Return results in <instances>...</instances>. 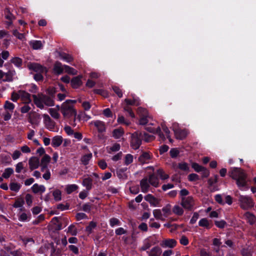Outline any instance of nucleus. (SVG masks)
Wrapping results in <instances>:
<instances>
[{"label":"nucleus","mask_w":256,"mask_h":256,"mask_svg":"<svg viewBox=\"0 0 256 256\" xmlns=\"http://www.w3.org/2000/svg\"><path fill=\"white\" fill-rule=\"evenodd\" d=\"M5 12L7 13V14L6 15V19L12 21V19L15 18L12 14L10 12V9L8 8H6L5 9Z\"/></svg>","instance_id":"nucleus-52"},{"label":"nucleus","mask_w":256,"mask_h":256,"mask_svg":"<svg viewBox=\"0 0 256 256\" xmlns=\"http://www.w3.org/2000/svg\"><path fill=\"white\" fill-rule=\"evenodd\" d=\"M60 112L65 118H69L72 116L76 117V111L72 105H68V102H64L60 106Z\"/></svg>","instance_id":"nucleus-3"},{"label":"nucleus","mask_w":256,"mask_h":256,"mask_svg":"<svg viewBox=\"0 0 256 256\" xmlns=\"http://www.w3.org/2000/svg\"><path fill=\"white\" fill-rule=\"evenodd\" d=\"M118 122L120 124H124L125 126H128L130 122L125 120L123 116H119L118 119Z\"/></svg>","instance_id":"nucleus-50"},{"label":"nucleus","mask_w":256,"mask_h":256,"mask_svg":"<svg viewBox=\"0 0 256 256\" xmlns=\"http://www.w3.org/2000/svg\"><path fill=\"white\" fill-rule=\"evenodd\" d=\"M142 140L146 142H149L153 139V136L148 134L145 132H142V136H141Z\"/></svg>","instance_id":"nucleus-45"},{"label":"nucleus","mask_w":256,"mask_h":256,"mask_svg":"<svg viewBox=\"0 0 256 256\" xmlns=\"http://www.w3.org/2000/svg\"><path fill=\"white\" fill-rule=\"evenodd\" d=\"M30 44L34 50H38L42 47V44L40 40L30 41Z\"/></svg>","instance_id":"nucleus-26"},{"label":"nucleus","mask_w":256,"mask_h":256,"mask_svg":"<svg viewBox=\"0 0 256 256\" xmlns=\"http://www.w3.org/2000/svg\"><path fill=\"white\" fill-rule=\"evenodd\" d=\"M112 89L118 97L121 98L122 96V92L121 90L116 86H112Z\"/></svg>","instance_id":"nucleus-59"},{"label":"nucleus","mask_w":256,"mask_h":256,"mask_svg":"<svg viewBox=\"0 0 256 256\" xmlns=\"http://www.w3.org/2000/svg\"><path fill=\"white\" fill-rule=\"evenodd\" d=\"M174 132L176 138L179 140L184 138L188 134L185 129H174Z\"/></svg>","instance_id":"nucleus-8"},{"label":"nucleus","mask_w":256,"mask_h":256,"mask_svg":"<svg viewBox=\"0 0 256 256\" xmlns=\"http://www.w3.org/2000/svg\"><path fill=\"white\" fill-rule=\"evenodd\" d=\"M157 174L162 180H166L168 178V176L165 174L164 171L162 170H157Z\"/></svg>","instance_id":"nucleus-55"},{"label":"nucleus","mask_w":256,"mask_h":256,"mask_svg":"<svg viewBox=\"0 0 256 256\" xmlns=\"http://www.w3.org/2000/svg\"><path fill=\"white\" fill-rule=\"evenodd\" d=\"M44 122L48 126L52 128L55 126V122L48 115H44Z\"/></svg>","instance_id":"nucleus-32"},{"label":"nucleus","mask_w":256,"mask_h":256,"mask_svg":"<svg viewBox=\"0 0 256 256\" xmlns=\"http://www.w3.org/2000/svg\"><path fill=\"white\" fill-rule=\"evenodd\" d=\"M172 212L177 216H182L184 212L183 208L178 205H175L172 208Z\"/></svg>","instance_id":"nucleus-30"},{"label":"nucleus","mask_w":256,"mask_h":256,"mask_svg":"<svg viewBox=\"0 0 256 256\" xmlns=\"http://www.w3.org/2000/svg\"><path fill=\"white\" fill-rule=\"evenodd\" d=\"M214 223L216 226L219 228H224L226 224V222L224 220L220 221L216 220Z\"/></svg>","instance_id":"nucleus-54"},{"label":"nucleus","mask_w":256,"mask_h":256,"mask_svg":"<svg viewBox=\"0 0 256 256\" xmlns=\"http://www.w3.org/2000/svg\"><path fill=\"white\" fill-rule=\"evenodd\" d=\"M50 112L52 116L54 118L58 119L60 117V114L54 108L50 109Z\"/></svg>","instance_id":"nucleus-53"},{"label":"nucleus","mask_w":256,"mask_h":256,"mask_svg":"<svg viewBox=\"0 0 256 256\" xmlns=\"http://www.w3.org/2000/svg\"><path fill=\"white\" fill-rule=\"evenodd\" d=\"M170 154L172 158H176L179 154L180 151L176 148H172L170 150Z\"/></svg>","instance_id":"nucleus-46"},{"label":"nucleus","mask_w":256,"mask_h":256,"mask_svg":"<svg viewBox=\"0 0 256 256\" xmlns=\"http://www.w3.org/2000/svg\"><path fill=\"white\" fill-rule=\"evenodd\" d=\"M229 175L232 179L236 180V184L240 188L246 186L247 175L241 168H232L229 172Z\"/></svg>","instance_id":"nucleus-1"},{"label":"nucleus","mask_w":256,"mask_h":256,"mask_svg":"<svg viewBox=\"0 0 256 256\" xmlns=\"http://www.w3.org/2000/svg\"><path fill=\"white\" fill-rule=\"evenodd\" d=\"M20 184L17 182H11L10 184V190L12 191L17 192L19 190L20 188Z\"/></svg>","instance_id":"nucleus-38"},{"label":"nucleus","mask_w":256,"mask_h":256,"mask_svg":"<svg viewBox=\"0 0 256 256\" xmlns=\"http://www.w3.org/2000/svg\"><path fill=\"white\" fill-rule=\"evenodd\" d=\"M64 68L60 62L56 61L54 64V70L56 74H60L63 72Z\"/></svg>","instance_id":"nucleus-19"},{"label":"nucleus","mask_w":256,"mask_h":256,"mask_svg":"<svg viewBox=\"0 0 256 256\" xmlns=\"http://www.w3.org/2000/svg\"><path fill=\"white\" fill-rule=\"evenodd\" d=\"M180 242L182 244L186 246L188 244V240L185 236H182L180 240Z\"/></svg>","instance_id":"nucleus-58"},{"label":"nucleus","mask_w":256,"mask_h":256,"mask_svg":"<svg viewBox=\"0 0 256 256\" xmlns=\"http://www.w3.org/2000/svg\"><path fill=\"white\" fill-rule=\"evenodd\" d=\"M137 112L140 114V117H147L148 114L147 110L146 108L141 107H140L138 108Z\"/></svg>","instance_id":"nucleus-41"},{"label":"nucleus","mask_w":256,"mask_h":256,"mask_svg":"<svg viewBox=\"0 0 256 256\" xmlns=\"http://www.w3.org/2000/svg\"><path fill=\"white\" fill-rule=\"evenodd\" d=\"M13 173L14 170L12 168H6L4 170V171L2 174V176L4 178H8Z\"/></svg>","instance_id":"nucleus-35"},{"label":"nucleus","mask_w":256,"mask_h":256,"mask_svg":"<svg viewBox=\"0 0 256 256\" xmlns=\"http://www.w3.org/2000/svg\"><path fill=\"white\" fill-rule=\"evenodd\" d=\"M32 190L34 194H42L45 192L46 188L43 185H39L38 184H35L32 187Z\"/></svg>","instance_id":"nucleus-17"},{"label":"nucleus","mask_w":256,"mask_h":256,"mask_svg":"<svg viewBox=\"0 0 256 256\" xmlns=\"http://www.w3.org/2000/svg\"><path fill=\"white\" fill-rule=\"evenodd\" d=\"M246 216L248 218L250 224H252L255 222V217L252 214L250 213H246Z\"/></svg>","instance_id":"nucleus-64"},{"label":"nucleus","mask_w":256,"mask_h":256,"mask_svg":"<svg viewBox=\"0 0 256 256\" xmlns=\"http://www.w3.org/2000/svg\"><path fill=\"white\" fill-rule=\"evenodd\" d=\"M32 97L34 104L40 108L42 109L44 108V104L48 106L54 105V101L52 99L42 94H38V96L33 94Z\"/></svg>","instance_id":"nucleus-2"},{"label":"nucleus","mask_w":256,"mask_h":256,"mask_svg":"<svg viewBox=\"0 0 256 256\" xmlns=\"http://www.w3.org/2000/svg\"><path fill=\"white\" fill-rule=\"evenodd\" d=\"M29 68L38 72H46V68L38 64H32L29 66Z\"/></svg>","instance_id":"nucleus-13"},{"label":"nucleus","mask_w":256,"mask_h":256,"mask_svg":"<svg viewBox=\"0 0 256 256\" xmlns=\"http://www.w3.org/2000/svg\"><path fill=\"white\" fill-rule=\"evenodd\" d=\"M153 214L156 220L164 221V218L162 216V210L159 209H156L153 210Z\"/></svg>","instance_id":"nucleus-31"},{"label":"nucleus","mask_w":256,"mask_h":256,"mask_svg":"<svg viewBox=\"0 0 256 256\" xmlns=\"http://www.w3.org/2000/svg\"><path fill=\"white\" fill-rule=\"evenodd\" d=\"M180 204L185 210H192L194 208L195 200L192 196L182 197Z\"/></svg>","instance_id":"nucleus-4"},{"label":"nucleus","mask_w":256,"mask_h":256,"mask_svg":"<svg viewBox=\"0 0 256 256\" xmlns=\"http://www.w3.org/2000/svg\"><path fill=\"white\" fill-rule=\"evenodd\" d=\"M142 132H136L133 134L132 136L131 146L134 150L139 148L142 144Z\"/></svg>","instance_id":"nucleus-5"},{"label":"nucleus","mask_w":256,"mask_h":256,"mask_svg":"<svg viewBox=\"0 0 256 256\" xmlns=\"http://www.w3.org/2000/svg\"><path fill=\"white\" fill-rule=\"evenodd\" d=\"M178 167L182 170L187 172L189 170V167L186 162H180L178 164Z\"/></svg>","instance_id":"nucleus-42"},{"label":"nucleus","mask_w":256,"mask_h":256,"mask_svg":"<svg viewBox=\"0 0 256 256\" xmlns=\"http://www.w3.org/2000/svg\"><path fill=\"white\" fill-rule=\"evenodd\" d=\"M11 62L17 66H20L22 64V60L19 58H14L12 59Z\"/></svg>","instance_id":"nucleus-61"},{"label":"nucleus","mask_w":256,"mask_h":256,"mask_svg":"<svg viewBox=\"0 0 256 256\" xmlns=\"http://www.w3.org/2000/svg\"><path fill=\"white\" fill-rule=\"evenodd\" d=\"M92 158V154L90 153L88 154H86L82 156L80 158V161L82 162V164L84 165H87L89 161L91 160Z\"/></svg>","instance_id":"nucleus-28"},{"label":"nucleus","mask_w":256,"mask_h":256,"mask_svg":"<svg viewBox=\"0 0 256 256\" xmlns=\"http://www.w3.org/2000/svg\"><path fill=\"white\" fill-rule=\"evenodd\" d=\"M156 134L162 140H164L166 136L169 138L170 141L172 142V140L169 135L170 130L168 129H156Z\"/></svg>","instance_id":"nucleus-7"},{"label":"nucleus","mask_w":256,"mask_h":256,"mask_svg":"<svg viewBox=\"0 0 256 256\" xmlns=\"http://www.w3.org/2000/svg\"><path fill=\"white\" fill-rule=\"evenodd\" d=\"M148 180L150 184L152 186L154 187H158V179L156 175L154 174L150 175Z\"/></svg>","instance_id":"nucleus-20"},{"label":"nucleus","mask_w":256,"mask_h":256,"mask_svg":"<svg viewBox=\"0 0 256 256\" xmlns=\"http://www.w3.org/2000/svg\"><path fill=\"white\" fill-rule=\"evenodd\" d=\"M14 105L13 104L9 102L8 101H6L5 102V104L4 106V108L6 109H8L10 110H12L14 108Z\"/></svg>","instance_id":"nucleus-60"},{"label":"nucleus","mask_w":256,"mask_h":256,"mask_svg":"<svg viewBox=\"0 0 256 256\" xmlns=\"http://www.w3.org/2000/svg\"><path fill=\"white\" fill-rule=\"evenodd\" d=\"M64 67L65 69V71L68 74L72 75H76L77 74L78 71L68 66L64 65Z\"/></svg>","instance_id":"nucleus-39"},{"label":"nucleus","mask_w":256,"mask_h":256,"mask_svg":"<svg viewBox=\"0 0 256 256\" xmlns=\"http://www.w3.org/2000/svg\"><path fill=\"white\" fill-rule=\"evenodd\" d=\"M176 242L174 239H165L160 243V245L162 248H172L176 246Z\"/></svg>","instance_id":"nucleus-11"},{"label":"nucleus","mask_w":256,"mask_h":256,"mask_svg":"<svg viewBox=\"0 0 256 256\" xmlns=\"http://www.w3.org/2000/svg\"><path fill=\"white\" fill-rule=\"evenodd\" d=\"M96 224L92 221L90 222L88 224V226L86 228V232L88 234L92 233V230L96 227Z\"/></svg>","instance_id":"nucleus-40"},{"label":"nucleus","mask_w":256,"mask_h":256,"mask_svg":"<svg viewBox=\"0 0 256 256\" xmlns=\"http://www.w3.org/2000/svg\"><path fill=\"white\" fill-rule=\"evenodd\" d=\"M82 76H78L73 78L70 82L72 86L74 88H76L80 86L82 84Z\"/></svg>","instance_id":"nucleus-12"},{"label":"nucleus","mask_w":256,"mask_h":256,"mask_svg":"<svg viewBox=\"0 0 256 256\" xmlns=\"http://www.w3.org/2000/svg\"><path fill=\"white\" fill-rule=\"evenodd\" d=\"M82 184L86 188L87 190H90L92 188V180L90 178H84Z\"/></svg>","instance_id":"nucleus-25"},{"label":"nucleus","mask_w":256,"mask_h":256,"mask_svg":"<svg viewBox=\"0 0 256 256\" xmlns=\"http://www.w3.org/2000/svg\"><path fill=\"white\" fill-rule=\"evenodd\" d=\"M59 56L64 60H66L68 62H72L74 60L73 58L69 54L64 53V52H58Z\"/></svg>","instance_id":"nucleus-29"},{"label":"nucleus","mask_w":256,"mask_h":256,"mask_svg":"<svg viewBox=\"0 0 256 256\" xmlns=\"http://www.w3.org/2000/svg\"><path fill=\"white\" fill-rule=\"evenodd\" d=\"M26 201L28 206H30L32 202V196L30 194H26Z\"/></svg>","instance_id":"nucleus-63"},{"label":"nucleus","mask_w":256,"mask_h":256,"mask_svg":"<svg viewBox=\"0 0 256 256\" xmlns=\"http://www.w3.org/2000/svg\"><path fill=\"white\" fill-rule=\"evenodd\" d=\"M78 188L77 185L75 184L68 185L66 188V190L68 194H71L72 192L76 190Z\"/></svg>","instance_id":"nucleus-37"},{"label":"nucleus","mask_w":256,"mask_h":256,"mask_svg":"<svg viewBox=\"0 0 256 256\" xmlns=\"http://www.w3.org/2000/svg\"><path fill=\"white\" fill-rule=\"evenodd\" d=\"M162 252V249L158 246H154L147 252L148 256H160Z\"/></svg>","instance_id":"nucleus-14"},{"label":"nucleus","mask_w":256,"mask_h":256,"mask_svg":"<svg viewBox=\"0 0 256 256\" xmlns=\"http://www.w3.org/2000/svg\"><path fill=\"white\" fill-rule=\"evenodd\" d=\"M144 200L154 206H158L160 202V199L154 197L150 194L146 196H144Z\"/></svg>","instance_id":"nucleus-9"},{"label":"nucleus","mask_w":256,"mask_h":256,"mask_svg":"<svg viewBox=\"0 0 256 256\" xmlns=\"http://www.w3.org/2000/svg\"><path fill=\"white\" fill-rule=\"evenodd\" d=\"M52 194L56 200L58 201L61 200V192L60 190H55L54 191Z\"/></svg>","instance_id":"nucleus-47"},{"label":"nucleus","mask_w":256,"mask_h":256,"mask_svg":"<svg viewBox=\"0 0 256 256\" xmlns=\"http://www.w3.org/2000/svg\"><path fill=\"white\" fill-rule=\"evenodd\" d=\"M239 200L240 202L242 208L244 209L247 210L253 207L254 206V202L250 197L240 195L239 196Z\"/></svg>","instance_id":"nucleus-6"},{"label":"nucleus","mask_w":256,"mask_h":256,"mask_svg":"<svg viewBox=\"0 0 256 256\" xmlns=\"http://www.w3.org/2000/svg\"><path fill=\"white\" fill-rule=\"evenodd\" d=\"M50 160V158L48 154H45L41 160L40 164L48 165Z\"/></svg>","instance_id":"nucleus-48"},{"label":"nucleus","mask_w":256,"mask_h":256,"mask_svg":"<svg viewBox=\"0 0 256 256\" xmlns=\"http://www.w3.org/2000/svg\"><path fill=\"white\" fill-rule=\"evenodd\" d=\"M18 92L20 98L24 103L28 104L31 102L30 94L24 90H19Z\"/></svg>","instance_id":"nucleus-16"},{"label":"nucleus","mask_w":256,"mask_h":256,"mask_svg":"<svg viewBox=\"0 0 256 256\" xmlns=\"http://www.w3.org/2000/svg\"><path fill=\"white\" fill-rule=\"evenodd\" d=\"M192 168L196 172H200L202 170H203L204 167L199 165L197 163H193L192 164Z\"/></svg>","instance_id":"nucleus-56"},{"label":"nucleus","mask_w":256,"mask_h":256,"mask_svg":"<svg viewBox=\"0 0 256 256\" xmlns=\"http://www.w3.org/2000/svg\"><path fill=\"white\" fill-rule=\"evenodd\" d=\"M134 156L131 154H126L124 158V164L126 166H128L132 162Z\"/></svg>","instance_id":"nucleus-34"},{"label":"nucleus","mask_w":256,"mask_h":256,"mask_svg":"<svg viewBox=\"0 0 256 256\" xmlns=\"http://www.w3.org/2000/svg\"><path fill=\"white\" fill-rule=\"evenodd\" d=\"M62 138L61 136H57L52 138V145L54 147H58L62 144Z\"/></svg>","instance_id":"nucleus-21"},{"label":"nucleus","mask_w":256,"mask_h":256,"mask_svg":"<svg viewBox=\"0 0 256 256\" xmlns=\"http://www.w3.org/2000/svg\"><path fill=\"white\" fill-rule=\"evenodd\" d=\"M58 220V218L54 217L52 220V222L55 225L54 228L56 230H60L62 229V224L59 222Z\"/></svg>","instance_id":"nucleus-36"},{"label":"nucleus","mask_w":256,"mask_h":256,"mask_svg":"<svg viewBox=\"0 0 256 256\" xmlns=\"http://www.w3.org/2000/svg\"><path fill=\"white\" fill-rule=\"evenodd\" d=\"M188 179L190 181H196L199 180V176L196 174H191L188 175Z\"/></svg>","instance_id":"nucleus-57"},{"label":"nucleus","mask_w":256,"mask_h":256,"mask_svg":"<svg viewBox=\"0 0 256 256\" xmlns=\"http://www.w3.org/2000/svg\"><path fill=\"white\" fill-rule=\"evenodd\" d=\"M68 232L70 233L72 236H76L78 232L74 225H70L68 228Z\"/></svg>","instance_id":"nucleus-43"},{"label":"nucleus","mask_w":256,"mask_h":256,"mask_svg":"<svg viewBox=\"0 0 256 256\" xmlns=\"http://www.w3.org/2000/svg\"><path fill=\"white\" fill-rule=\"evenodd\" d=\"M28 164L31 170L38 168L40 166L39 158L36 156L31 157L28 160Z\"/></svg>","instance_id":"nucleus-10"},{"label":"nucleus","mask_w":256,"mask_h":256,"mask_svg":"<svg viewBox=\"0 0 256 256\" xmlns=\"http://www.w3.org/2000/svg\"><path fill=\"white\" fill-rule=\"evenodd\" d=\"M24 202V200L23 199L18 198L16 200L13 206H14V207L16 208H22L23 206Z\"/></svg>","instance_id":"nucleus-44"},{"label":"nucleus","mask_w":256,"mask_h":256,"mask_svg":"<svg viewBox=\"0 0 256 256\" xmlns=\"http://www.w3.org/2000/svg\"><path fill=\"white\" fill-rule=\"evenodd\" d=\"M150 156L147 152H144L138 158V162L144 164L145 163H148V160L150 159Z\"/></svg>","instance_id":"nucleus-18"},{"label":"nucleus","mask_w":256,"mask_h":256,"mask_svg":"<svg viewBox=\"0 0 256 256\" xmlns=\"http://www.w3.org/2000/svg\"><path fill=\"white\" fill-rule=\"evenodd\" d=\"M152 238V236H150L144 240L143 246L140 248V250H146L151 246L152 243L150 238Z\"/></svg>","instance_id":"nucleus-22"},{"label":"nucleus","mask_w":256,"mask_h":256,"mask_svg":"<svg viewBox=\"0 0 256 256\" xmlns=\"http://www.w3.org/2000/svg\"><path fill=\"white\" fill-rule=\"evenodd\" d=\"M5 78L3 80L4 82H10L12 80V74L10 72L4 73Z\"/></svg>","instance_id":"nucleus-51"},{"label":"nucleus","mask_w":256,"mask_h":256,"mask_svg":"<svg viewBox=\"0 0 256 256\" xmlns=\"http://www.w3.org/2000/svg\"><path fill=\"white\" fill-rule=\"evenodd\" d=\"M198 225L200 226L206 228L208 229L210 228V221L206 218L201 219L198 222Z\"/></svg>","instance_id":"nucleus-27"},{"label":"nucleus","mask_w":256,"mask_h":256,"mask_svg":"<svg viewBox=\"0 0 256 256\" xmlns=\"http://www.w3.org/2000/svg\"><path fill=\"white\" fill-rule=\"evenodd\" d=\"M110 224L112 227L119 226L120 225V221L118 218H113L110 220Z\"/></svg>","instance_id":"nucleus-49"},{"label":"nucleus","mask_w":256,"mask_h":256,"mask_svg":"<svg viewBox=\"0 0 256 256\" xmlns=\"http://www.w3.org/2000/svg\"><path fill=\"white\" fill-rule=\"evenodd\" d=\"M122 152H118L112 158V160L114 162H116L122 158Z\"/></svg>","instance_id":"nucleus-62"},{"label":"nucleus","mask_w":256,"mask_h":256,"mask_svg":"<svg viewBox=\"0 0 256 256\" xmlns=\"http://www.w3.org/2000/svg\"><path fill=\"white\" fill-rule=\"evenodd\" d=\"M124 134V131L122 129H114L112 131V136L116 138H120L122 136H123Z\"/></svg>","instance_id":"nucleus-33"},{"label":"nucleus","mask_w":256,"mask_h":256,"mask_svg":"<svg viewBox=\"0 0 256 256\" xmlns=\"http://www.w3.org/2000/svg\"><path fill=\"white\" fill-rule=\"evenodd\" d=\"M120 148V146L119 144L114 143L112 146L106 147L107 152L109 154H112L114 152H118Z\"/></svg>","instance_id":"nucleus-24"},{"label":"nucleus","mask_w":256,"mask_h":256,"mask_svg":"<svg viewBox=\"0 0 256 256\" xmlns=\"http://www.w3.org/2000/svg\"><path fill=\"white\" fill-rule=\"evenodd\" d=\"M148 180L146 178H143L140 181V185L142 192L146 193L148 192L150 188Z\"/></svg>","instance_id":"nucleus-15"},{"label":"nucleus","mask_w":256,"mask_h":256,"mask_svg":"<svg viewBox=\"0 0 256 256\" xmlns=\"http://www.w3.org/2000/svg\"><path fill=\"white\" fill-rule=\"evenodd\" d=\"M161 210L164 218V220L172 214L171 208L170 204H167L166 206L164 207Z\"/></svg>","instance_id":"nucleus-23"}]
</instances>
